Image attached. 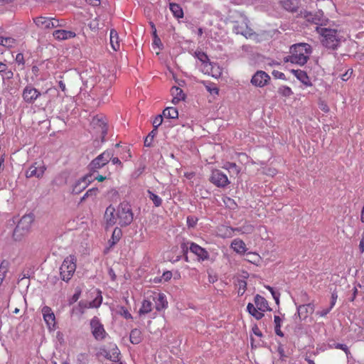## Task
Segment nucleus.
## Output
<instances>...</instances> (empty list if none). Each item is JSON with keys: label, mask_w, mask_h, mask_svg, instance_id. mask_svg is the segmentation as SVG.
<instances>
[{"label": "nucleus", "mask_w": 364, "mask_h": 364, "mask_svg": "<svg viewBox=\"0 0 364 364\" xmlns=\"http://www.w3.org/2000/svg\"><path fill=\"white\" fill-rule=\"evenodd\" d=\"M43 320L50 331H54L56 328L55 316L53 310L47 306L41 309Z\"/></svg>", "instance_id": "9b49d317"}, {"label": "nucleus", "mask_w": 364, "mask_h": 364, "mask_svg": "<svg viewBox=\"0 0 364 364\" xmlns=\"http://www.w3.org/2000/svg\"><path fill=\"white\" fill-rule=\"evenodd\" d=\"M237 293L239 295H242L247 287V283L245 280H238L237 283Z\"/></svg>", "instance_id": "a18cd8bd"}, {"label": "nucleus", "mask_w": 364, "mask_h": 364, "mask_svg": "<svg viewBox=\"0 0 364 364\" xmlns=\"http://www.w3.org/2000/svg\"><path fill=\"white\" fill-rule=\"evenodd\" d=\"M247 310L256 319H261L264 313L269 310L267 301L262 296L257 294L255 297V304L249 303Z\"/></svg>", "instance_id": "7ed1b4c3"}, {"label": "nucleus", "mask_w": 364, "mask_h": 364, "mask_svg": "<svg viewBox=\"0 0 364 364\" xmlns=\"http://www.w3.org/2000/svg\"><path fill=\"white\" fill-rule=\"evenodd\" d=\"M282 5L285 10L289 12H296L299 7V0H283Z\"/></svg>", "instance_id": "393cba45"}, {"label": "nucleus", "mask_w": 364, "mask_h": 364, "mask_svg": "<svg viewBox=\"0 0 364 364\" xmlns=\"http://www.w3.org/2000/svg\"><path fill=\"white\" fill-rule=\"evenodd\" d=\"M117 218L120 226H127L132 223L134 214L129 203L123 201L119 203L117 207Z\"/></svg>", "instance_id": "20e7f679"}, {"label": "nucleus", "mask_w": 364, "mask_h": 364, "mask_svg": "<svg viewBox=\"0 0 364 364\" xmlns=\"http://www.w3.org/2000/svg\"><path fill=\"white\" fill-rule=\"evenodd\" d=\"M109 38H110V45L112 46V49L115 51L119 50L120 41H119V35L115 30L112 29L110 31Z\"/></svg>", "instance_id": "cd10ccee"}, {"label": "nucleus", "mask_w": 364, "mask_h": 364, "mask_svg": "<svg viewBox=\"0 0 364 364\" xmlns=\"http://www.w3.org/2000/svg\"><path fill=\"white\" fill-rule=\"evenodd\" d=\"M314 311V306L312 304L300 305L297 307V313L299 318L302 320L306 319Z\"/></svg>", "instance_id": "412c9836"}, {"label": "nucleus", "mask_w": 364, "mask_h": 364, "mask_svg": "<svg viewBox=\"0 0 364 364\" xmlns=\"http://www.w3.org/2000/svg\"><path fill=\"white\" fill-rule=\"evenodd\" d=\"M76 270V258L73 255L65 257L60 266V273L63 280L68 282Z\"/></svg>", "instance_id": "39448f33"}, {"label": "nucleus", "mask_w": 364, "mask_h": 364, "mask_svg": "<svg viewBox=\"0 0 364 364\" xmlns=\"http://www.w3.org/2000/svg\"><path fill=\"white\" fill-rule=\"evenodd\" d=\"M209 75L215 78H218L222 74V70L219 65L215 63H211V68Z\"/></svg>", "instance_id": "4c0bfd02"}, {"label": "nucleus", "mask_w": 364, "mask_h": 364, "mask_svg": "<svg viewBox=\"0 0 364 364\" xmlns=\"http://www.w3.org/2000/svg\"><path fill=\"white\" fill-rule=\"evenodd\" d=\"M152 308V300L149 296L147 299L143 300L139 314L140 316L146 314L151 311Z\"/></svg>", "instance_id": "c85d7f7f"}, {"label": "nucleus", "mask_w": 364, "mask_h": 364, "mask_svg": "<svg viewBox=\"0 0 364 364\" xmlns=\"http://www.w3.org/2000/svg\"><path fill=\"white\" fill-rule=\"evenodd\" d=\"M360 220L362 223H364V206L363 207V209L361 210Z\"/></svg>", "instance_id": "774afa93"}, {"label": "nucleus", "mask_w": 364, "mask_h": 364, "mask_svg": "<svg viewBox=\"0 0 364 364\" xmlns=\"http://www.w3.org/2000/svg\"><path fill=\"white\" fill-rule=\"evenodd\" d=\"M317 33L321 36L323 46L329 49H336L340 44L341 36L335 29L316 27Z\"/></svg>", "instance_id": "f03ea898"}, {"label": "nucleus", "mask_w": 364, "mask_h": 364, "mask_svg": "<svg viewBox=\"0 0 364 364\" xmlns=\"http://www.w3.org/2000/svg\"><path fill=\"white\" fill-rule=\"evenodd\" d=\"M282 321H283L282 318H280L279 316H274V322L275 333L280 337L284 336V333L281 330V326H282Z\"/></svg>", "instance_id": "f704fd0d"}, {"label": "nucleus", "mask_w": 364, "mask_h": 364, "mask_svg": "<svg viewBox=\"0 0 364 364\" xmlns=\"http://www.w3.org/2000/svg\"><path fill=\"white\" fill-rule=\"evenodd\" d=\"M269 75L264 71L259 70L256 72L251 79V83L258 87H263L269 82Z\"/></svg>", "instance_id": "4468645a"}, {"label": "nucleus", "mask_w": 364, "mask_h": 364, "mask_svg": "<svg viewBox=\"0 0 364 364\" xmlns=\"http://www.w3.org/2000/svg\"><path fill=\"white\" fill-rule=\"evenodd\" d=\"M170 10L173 13V16L177 18H180L183 16V10L181 7L177 4H170Z\"/></svg>", "instance_id": "72a5a7b5"}, {"label": "nucleus", "mask_w": 364, "mask_h": 364, "mask_svg": "<svg viewBox=\"0 0 364 364\" xmlns=\"http://www.w3.org/2000/svg\"><path fill=\"white\" fill-rule=\"evenodd\" d=\"M272 74L278 78H284V73L279 71H274Z\"/></svg>", "instance_id": "0e129e2a"}, {"label": "nucleus", "mask_w": 364, "mask_h": 364, "mask_svg": "<svg viewBox=\"0 0 364 364\" xmlns=\"http://www.w3.org/2000/svg\"><path fill=\"white\" fill-rule=\"evenodd\" d=\"M211 63L210 62H207L205 63H203L200 65V70L204 73V74H207V75H209V73H210V68H211Z\"/></svg>", "instance_id": "8fccbe9b"}, {"label": "nucleus", "mask_w": 364, "mask_h": 364, "mask_svg": "<svg viewBox=\"0 0 364 364\" xmlns=\"http://www.w3.org/2000/svg\"><path fill=\"white\" fill-rule=\"evenodd\" d=\"M34 217L31 214L23 215L19 220L14 230V236H22L28 233L31 229Z\"/></svg>", "instance_id": "423d86ee"}, {"label": "nucleus", "mask_w": 364, "mask_h": 364, "mask_svg": "<svg viewBox=\"0 0 364 364\" xmlns=\"http://www.w3.org/2000/svg\"><path fill=\"white\" fill-rule=\"evenodd\" d=\"M53 36L58 40H67L74 38L75 33L71 31L56 30L53 32Z\"/></svg>", "instance_id": "a878e982"}, {"label": "nucleus", "mask_w": 364, "mask_h": 364, "mask_svg": "<svg viewBox=\"0 0 364 364\" xmlns=\"http://www.w3.org/2000/svg\"><path fill=\"white\" fill-rule=\"evenodd\" d=\"M266 288L271 292L272 297L274 298L275 303L279 305V296L280 294L276 292L274 289L269 286H267Z\"/></svg>", "instance_id": "09e8293b"}, {"label": "nucleus", "mask_w": 364, "mask_h": 364, "mask_svg": "<svg viewBox=\"0 0 364 364\" xmlns=\"http://www.w3.org/2000/svg\"><path fill=\"white\" fill-rule=\"evenodd\" d=\"M205 86L207 90L211 95H218V88L214 84L206 83V84H205Z\"/></svg>", "instance_id": "de8ad7c7"}, {"label": "nucleus", "mask_w": 364, "mask_h": 364, "mask_svg": "<svg viewBox=\"0 0 364 364\" xmlns=\"http://www.w3.org/2000/svg\"><path fill=\"white\" fill-rule=\"evenodd\" d=\"M247 260L252 263H257L260 261V257L255 252H248L247 254Z\"/></svg>", "instance_id": "c03bdc74"}, {"label": "nucleus", "mask_w": 364, "mask_h": 364, "mask_svg": "<svg viewBox=\"0 0 364 364\" xmlns=\"http://www.w3.org/2000/svg\"><path fill=\"white\" fill-rule=\"evenodd\" d=\"M109 161H111L113 164H118L120 166H122V162L117 157H114L112 156Z\"/></svg>", "instance_id": "680f3d73"}, {"label": "nucleus", "mask_w": 364, "mask_h": 364, "mask_svg": "<svg viewBox=\"0 0 364 364\" xmlns=\"http://www.w3.org/2000/svg\"><path fill=\"white\" fill-rule=\"evenodd\" d=\"M16 60L19 64H23V55L21 53L17 54L16 57Z\"/></svg>", "instance_id": "e2e57ef3"}, {"label": "nucleus", "mask_w": 364, "mask_h": 364, "mask_svg": "<svg viewBox=\"0 0 364 364\" xmlns=\"http://www.w3.org/2000/svg\"><path fill=\"white\" fill-rule=\"evenodd\" d=\"M98 193V189L96 188H92L89 189L85 194L84 195L82 199H85V198L89 197H95Z\"/></svg>", "instance_id": "3c124183"}, {"label": "nucleus", "mask_w": 364, "mask_h": 364, "mask_svg": "<svg viewBox=\"0 0 364 364\" xmlns=\"http://www.w3.org/2000/svg\"><path fill=\"white\" fill-rule=\"evenodd\" d=\"M104 219L107 226H113L118 223L117 212L112 205H109L105 213Z\"/></svg>", "instance_id": "6ab92c4d"}, {"label": "nucleus", "mask_w": 364, "mask_h": 364, "mask_svg": "<svg viewBox=\"0 0 364 364\" xmlns=\"http://www.w3.org/2000/svg\"><path fill=\"white\" fill-rule=\"evenodd\" d=\"M151 28H153V36H154L152 48H153L154 50H157L156 51V54H159V50H161L162 49V48H163V44H162V43L161 41V39L157 36L156 29L155 26L154 24H151Z\"/></svg>", "instance_id": "c756f323"}, {"label": "nucleus", "mask_w": 364, "mask_h": 364, "mask_svg": "<svg viewBox=\"0 0 364 364\" xmlns=\"http://www.w3.org/2000/svg\"><path fill=\"white\" fill-rule=\"evenodd\" d=\"M233 30L236 33L241 34L246 38H250L253 34L252 30L248 28L247 19L245 17H241L240 21L235 23Z\"/></svg>", "instance_id": "ddd939ff"}, {"label": "nucleus", "mask_w": 364, "mask_h": 364, "mask_svg": "<svg viewBox=\"0 0 364 364\" xmlns=\"http://www.w3.org/2000/svg\"><path fill=\"white\" fill-rule=\"evenodd\" d=\"M171 92L173 96L172 102L175 105L185 99V94L183 90L178 87H173L171 90Z\"/></svg>", "instance_id": "bb28decb"}, {"label": "nucleus", "mask_w": 364, "mask_h": 364, "mask_svg": "<svg viewBox=\"0 0 364 364\" xmlns=\"http://www.w3.org/2000/svg\"><path fill=\"white\" fill-rule=\"evenodd\" d=\"M352 74H353V70L348 69L344 74H343L341 75L342 80H343V81L348 80L351 77Z\"/></svg>", "instance_id": "6e6d98bb"}, {"label": "nucleus", "mask_w": 364, "mask_h": 364, "mask_svg": "<svg viewBox=\"0 0 364 364\" xmlns=\"http://www.w3.org/2000/svg\"><path fill=\"white\" fill-rule=\"evenodd\" d=\"M16 42L15 40L12 38L7 37V38H3V42L2 46L7 47V48H12L14 46Z\"/></svg>", "instance_id": "49530a36"}, {"label": "nucleus", "mask_w": 364, "mask_h": 364, "mask_svg": "<svg viewBox=\"0 0 364 364\" xmlns=\"http://www.w3.org/2000/svg\"><path fill=\"white\" fill-rule=\"evenodd\" d=\"M278 92L284 97H289L293 94L291 89L288 86H282L279 88Z\"/></svg>", "instance_id": "79ce46f5"}, {"label": "nucleus", "mask_w": 364, "mask_h": 364, "mask_svg": "<svg viewBox=\"0 0 364 364\" xmlns=\"http://www.w3.org/2000/svg\"><path fill=\"white\" fill-rule=\"evenodd\" d=\"M95 178L96 180H97L98 181L102 182L105 180L106 177L98 175V176H95Z\"/></svg>", "instance_id": "338daca9"}, {"label": "nucleus", "mask_w": 364, "mask_h": 364, "mask_svg": "<svg viewBox=\"0 0 364 364\" xmlns=\"http://www.w3.org/2000/svg\"><path fill=\"white\" fill-rule=\"evenodd\" d=\"M210 181L218 187H225L230 183L228 176L219 170L213 171Z\"/></svg>", "instance_id": "dca6fc26"}, {"label": "nucleus", "mask_w": 364, "mask_h": 364, "mask_svg": "<svg viewBox=\"0 0 364 364\" xmlns=\"http://www.w3.org/2000/svg\"><path fill=\"white\" fill-rule=\"evenodd\" d=\"M150 299L154 302L155 309L159 311L166 309L168 306L166 296L163 293L152 292L150 294Z\"/></svg>", "instance_id": "2eb2a0df"}, {"label": "nucleus", "mask_w": 364, "mask_h": 364, "mask_svg": "<svg viewBox=\"0 0 364 364\" xmlns=\"http://www.w3.org/2000/svg\"><path fill=\"white\" fill-rule=\"evenodd\" d=\"M36 25L41 28H52L58 26L55 18L40 16L34 19Z\"/></svg>", "instance_id": "a211bd4d"}, {"label": "nucleus", "mask_w": 364, "mask_h": 364, "mask_svg": "<svg viewBox=\"0 0 364 364\" xmlns=\"http://www.w3.org/2000/svg\"><path fill=\"white\" fill-rule=\"evenodd\" d=\"M336 348L338 349L343 350V351L346 352V353H348V347L344 344L338 343V344H336Z\"/></svg>", "instance_id": "bf43d9fd"}, {"label": "nucleus", "mask_w": 364, "mask_h": 364, "mask_svg": "<svg viewBox=\"0 0 364 364\" xmlns=\"http://www.w3.org/2000/svg\"><path fill=\"white\" fill-rule=\"evenodd\" d=\"M6 65L0 62V73L4 72L6 70Z\"/></svg>", "instance_id": "69168bd1"}, {"label": "nucleus", "mask_w": 364, "mask_h": 364, "mask_svg": "<svg viewBox=\"0 0 364 364\" xmlns=\"http://www.w3.org/2000/svg\"><path fill=\"white\" fill-rule=\"evenodd\" d=\"M198 59L200 60L201 64L208 62V58L204 53H198L196 54Z\"/></svg>", "instance_id": "603ef678"}, {"label": "nucleus", "mask_w": 364, "mask_h": 364, "mask_svg": "<svg viewBox=\"0 0 364 364\" xmlns=\"http://www.w3.org/2000/svg\"><path fill=\"white\" fill-rule=\"evenodd\" d=\"M235 230L240 232L241 234H250L254 230V226L248 223H246L242 226L235 228Z\"/></svg>", "instance_id": "e433bc0d"}, {"label": "nucleus", "mask_w": 364, "mask_h": 364, "mask_svg": "<svg viewBox=\"0 0 364 364\" xmlns=\"http://www.w3.org/2000/svg\"><path fill=\"white\" fill-rule=\"evenodd\" d=\"M121 234V230L118 228H115L113 231L112 237L113 239H116V240H118Z\"/></svg>", "instance_id": "13d9d810"}, {"label": "nucleus", "mask_w": 364, "mask_h": 364, "mask_svg": "<svg viewBox=\"0 0 364 364\" xmlns=\"http://www.w3.org/2000/svg\"><path fill=\"white\" fill-rule=\"evenodd\" d=\"M112 156V153L110 151H104L90 163V169L95 171L102 168L109 161Z\"/></svg>", "instance_id": "9d476101"}, {"label": "nucleus", "mask_w": 364, "mask_h": 364, "mask_svg": "<svg viewBox=\"0 0 364 364\" xmlns=\"http://www.w3.org/2000/svg\"><path fill=\"white\" fill-rule=\"evenodd\" d=\"M99 354L112 362H118L119 360L120 352L116 344L109 343V345L100 348Z\"/></svg>", "instance_id": "0eeeda50"}, {"label": "nucleus", "mask_w": 364, "mask_h": 364, "mask_svg": "<svg viewBox=\"0 0 364 364\" xmlns=\"http://www.w3.org/2000/svg\"><path fill=\"white\" fill-rule=\"evenodd\" d=\"M332 308L329 307L327 309L322 310L321 311H318L317 314H318L320 316L323 317L325 316L328 312L331 311Z\"/></svg>", "instance_id": "052dcab7"}, {"label": "nucleus", "mask_w": 364, "mask_h": 364, "mask_svg": "<svg viewBox=\"0 0 364 364\" xmlns=\"http://www.w3.org/2000/svg\"><path fill=\"white\" fill-rule=\"evenodd\" d=\"M162 121H163V116L162 115L156 116L155 117V119H154V121H153V126L155 128L159 127L161 124Z\"/></svg>", "instance_id": "864d4df0"}, {"label": "nucleus", "mask_w": 364, "mask_h": 364, "mask_svg": "<svg viewBox=\"0 0 364 364\" xmlns=\"http://www.w3.org/2000/svg\"><path fill=\"white\" fill-rule=\"evenodd\" d=\"M95 298L92 301H80L78 304L77 310L80 314H83L85 310L90 308H98L102 301V296L101 292L98 290H95Z\"/></svg>", "instance_id": "1a4fd4ad"}, {"label": "nucleus", "mask_w": 364, "mask_h": 364, "mask_svg": "<svg viewBox=\"0 0 364 364\" xmlns=\"http://www.w3.org/2000/svg\"><path fill=\"white\" fill-rule=\"evenodd\" d=\"M41 95V92L32 85H27L23 90L22 97L27 103H33Z\"/></svg>", "instance_id": "f3484780"}, {"label": "nucleus", "mask_w": 364, "mask_h": 364, "mask_svg": "<svg viewBox=\"0 0 364 364\" xmlns=\"http://www.w3.org/2000/svg\"><path fill=\"white\" fill-rule=\"evenodd\" d=\"M90 178H91V176H86L78 181L73 187V191L76 193H80L90 182Z\"/></svg>", "instance_id": "7c9ffc66"}, {"label": "nucleus", "mask_w": 364, "mask_h": 364, "mask_svg": "<svg viewBox=\"0 0 364 364\" xmlns=\"http://www.w3.org/2000/svg\"><path fill=\"white\" fill-rule=\"evenodd\" d=\"M235 228L226 225H220L217 229V235L223 238L232 237L234 235Z\"/></svg>", "instance_id": "b1692460"}, {"label": "nucleus", "mask_w": 364, "mask_h": 364, "mask_svg": "<svg viewBox=\"0 0 364 364\" xmlns=\"http://www.w3.org/2000/svg\"><path fill=\"white\" fill-rule=\"evenodd\" d=\"M312 53L311 46L305 43L292 45L289 49V55L285 57V62H290L299 65H305Z\"/></svg>", "instance_id": "f257e3e1"}, {"label": "nucleus", "mask_w": 364, "mask_h": 364, "mask_svg": "<svg viewBox=\"0 0 364 364\" xmlns=\"http://www.w3.org/2000/svg\"><path fill=\"white\" fill-rule=\"evenodd\" d=\"M187 245H189L190 251L196 255L199 260L204 261L208 259L209 254L205 249L194 242H188Z\"/></svg>", "instance_id": "aec40b11"}, {"label": "nucleus", "mask_w": 364, "mask_h": 364, "mask_svg": "<svg viewBox=\"0 0 364 364\" xmlns=\"http://www.w3.org/2000/svg\"><path fill=\"white\" fill-rule=\"evenodd\" d=\"M117 314L123 316L126 319H131L132 316L129 311L124 306H119L117 310Z\"/></svg>", "instance_id": "a19ab883"}, {"label": "nucleus", "mask_w": 364, "mask_h": 364, "mask_svg": "<svg viewBox=\"0 0 364 364\" xmlns=\"http://www.w3.org/2000/svg\"><path fill=\"white\" fill-rule=\"evenodd\" d=\"M163 116L168 119H176L178 116V112L175 107H167L163 111Z\"/></svg>", "instance_id": "473e14b6"}, {"label": "nucleus", "mask_w": 364, "mask_h": 364, "mask_svg": "<svg viewBox=\"0 0 364 364\" xmlns=\"http://www.w3.org/2000/svg\"><path fill=\"white\" fill-rule=\"evenodd\" d=\"M148 193H149V196L150 200H152V202L154 203L155 206L159 207V206H160L161 205L162 200H161V198L159 196H158L157 195L154 194V193H152L150 191H148Z\"/></svg>", "instance_id": "ea45409f"}, {"label": "nucleus", "mask_w": 364, "mask_h": 364, "mask_svg": "<svg viewBox=\"0 0 364 364\" xmlns=\"http://www.w3.org/2000/svg\"><path fill=\"white\" fill-rule=\"evenodd\" d=\"M46 170V167L43 162H36L29 166L26 172V176L40 178L43 176Z\"/></svg>", "instance_id": "f8f14e48"}, {"label": "nucleus", "mask_w": 364, "mask_h": 364, "mask_svg": "<svg viewBox=\"0 0 364 364\" xmlns=\"http://www.w3.org/2000/svg\"><path fill=\"white\" fill-rule=\"evenodd\" d=\"M223 168L228 170L230 173L235 175L239 174L240 172V168L234 163L226 162Z\"/></svg>", "instance_id": "c9c22d12"}, {"label": "nucleus", "mask_w": 364, "mask_h": 364, "mask_svg": "<svg viewBox=\"0 0 364 364\" xmlns=\"http://www.w3.org/2000/svg\"><path fill=\"white\" fill-rule=\"evenodd\" d=\"M290 72L305 86L311 87L312 83L306 73L301 70L292 69Z\"/></svg>", "instance_id": "4be33fe9"}, {"label": "nucleus", "mask_w": 364, "mask_h": 364, "mask_svg": "<svg viewBox=\"0 0 364 364\" xmlns=\"http://www.w3.org/2000/svg\"><path fill=\"white\" fill-rule=\"evenodd\" d=\"M198 219L193 216H189L187 218V224L189 227H194L196 225Z\"/></svg>", "instance_id": "5fc2aeb1"}, {"label": "nucleus", "mask_w": 364, "mask_h": 364, "mask_svg": "<svg viewBox=\"0 0 364 364\" xmlns=\"http://www.w3.org/2000/svg\"><path fill=\"white\" fill-rule=\"evenodd\" d=\"M129 340L132 344H139L142 340L141 331L138 328L133 329L130 333Z\"/></svg>", "instance_id": "2f4dec72"}, {"label": "nucleus", "mask_w": 364, "mask_h": 364, "mask_svg": "<svg viewBox=\"0 0 364 364\" xmlns=\"http://www.w3.org/2000/svg\"><path fill=\"white\" fill-rule=\"evenodd\" d=\"M90 326L91 333L96 340L102 341L107 335L103 324L97 317L95 316L90 320Z\"/></svg>", "instance_id": "6e6552de"}, {"label": "nucleus", "mask_w": 364, "mask_h": 364, "mask_svg": "<svg viewBox=\"0 0 364 364\" xmlns=\"http://www.w3.org/2000/svg\"><path fill=\"white\" fill-rule=\"evenodd\" d=\"M171 277H172L171 272L166 271L163 273L162 276L160 278H155L154 282H161L162 281L168 282L171 279Z\"/></svg>", "instance_id": "37998d69"}, {"label": "nucleus", "mask_w": 364, "mask_h": 364, "mask_svg": "<svg viewBox=\"0 0 364 364\" xmlns=\"http://www.w3.org/2000/svg\"><path fill=\"white\" fill-rule=\"evenodd\" d=\"M313 21L315 24H319L321 26L326 24L327 18L323 16L322 11H318L315 14V17L313 18Z\"/></svg>", "instance_id": "58836bf2"}, {"label": "nucleus", "mask_w": 364, "mask_h": 364, "mask_svg": "<svg viewBox=\"0 0 364 364\" xmlns=\"http://www.w3.org/2000/svg\"><path fill=\"white\" fill-rule=\"evenodd\" d=\"M337 298H338L337 293L333 291L331 294V306H330L331 308H333L334 306V305L336 304Z\"/></svg>", "instance_id": "4d7b16f0"}, {"label": "nucleus", "mask_w": 364, "mask_h": 364, "mask_svg": "<svg viewBox=\"0 0 364 364\" xmlns=\"http://www.w3.org/2000/svg\"><path fill=\"white\" fill-rule=\"evenodd\" d=\"M230 247L237 254L244 255L247 251L245 243L239 238L234 239L230 245Z\"/></svg>", "instance_id": "5701e85b"}]
</instances>
